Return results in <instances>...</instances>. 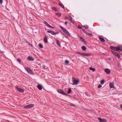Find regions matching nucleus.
Instances as JSON below:
<instances>
[{
    "mask_svg": "<svg viewBox=\"0 0 122 122\" xmlns=\"http://www.w3.org/2000/svg\"><path fill=\"white\" fill-rule=\"evenodd\" d=\"M110 48L111 49L113 50V51H112L113 54L118 58H120V56L115 51H117L120 50L122 51V45H119L116 47L111 46H110Z\"/></svg>",
    "mask_w": 122,
    "mask_h": 122,
    "instance_id": "nucleus-1",
    "label": "nucleus"
},
{
    "mask_svg": "<svg viewBox=\"0 0 122 122\" xmlns=\"http://www.w3.org/2000/svg\"><path fill=\"white\" fill-rule=\"evenodd\" d=\"M72 82L73 83L72 84L73 85H77L79 82V80H76V79L74 77L72 78Z\"/></svg>",
    "mask_w": 122,
    "mask_h": 122,
    "instance_id": "nucleus-2",
    "label": "nucleus"
},
{
    "mask_svg": "<svg viewBox=\"0 0 122 122\" xmlns=\"http://www.w3.org/2000/svg\"><path fill=\"white\" fill-rule=\"evenodd\" d=\"M25 70L28 72L29 73L31 74H33L34 73L32 71L31 69L27 67H25Z\"/></svg>",
    "mask_w": 122,
    "mask_h": 122,
    "instance_id": "nucleus-3",
    "label": "nucleus"
},
{
    "mask_svg": "<svg viewBox=\"0 0 122 122\" xmlns=\"http://www.w3.org/2000/svg\"><path fill=\"white\" fill-rule=\"evenodd\" d=\"M15 87L18 92L21 93H23L24 92V91L23 89L19 88L17 86H16Z\"/></svg>",
    "mask_w": 122,
    "mask_h": 122,
    "instance_id": "nucleus-4",
    "label": "nucleus"
},
{
    "mask_svg": "<svg viewBox=\"0 0 122 122\" xmlns=\"http://www.w3.org/2000/svg\"><path fill=\"white\" fill-rule=\"evenodd\" d=\"M61 29L64 33L66 34H67L69 36L71 35L70 34V33L68 31L66 30L64 27H62V26H61Z\"/></svg>",
    "mask_w": 122,
    "mask_h": 122,
    "instance_id": "nucleus-5",
    "label": "nucleus"
},
{
    "mask_svg": "<svg viewBox=\"0 0 122 122\" xmlns=\"http://www.w3.org/2000/svg\"><path fill=\"white\" fill-rule=\"evenodd\" d=\"M34 106V105L33 104H30L26 105L25 107L26 108H31Z\"/></svg>",
    "mask_w": 122,
    "mask_h": 122,
    "instance_id": "nucleus-6",
    "label": "nucleus"
},
{
    "mask_svg": "<svg viewBox=\"0 0 122 122\" xmlns=\"http://www.w3.org/2000/svg\"><path fill=\"white\" fill-rule=\"evenodd\" d=\"M47 32L49 33H50L53 35H55L57 33V32H55L53 31L52 30H48Z\"/></svg>",
    "mask_w": 122,
    "mask_h": 122,
    "instance_id": "nucleus-7",
    "label": "nucleus"
},
{
    "mask_svg": "<svg viewBox=\"0 0 122 122\" xmlns=\"http://www.w3.org/2000/svg\"><path fill=\"white\" fill-rule=\"evenodd\" d=\"M98 119L100 122H107V120L104 119H102L100 117H98Z\"/></svg>",
    "mask_w": 122,
    "mask_h": 122,
    "instance_id": "nucleus-8",
    "label": "nucleus"
},
{
    "mask_svg": "<svg viewBox=\"0 0 122 122\" xmlns=\"http://www.w3.org/2000/svg\"><path fill=\"white\" fill-rule=\"evenodd\" d=\"M28 60L30 61H33L34 60V59L32 57L30 56H29L27 58Z\"/></svg>",
    "mask_w": 122,
    "mask_h": 122,
    "instance_id": "nucleus-9",
    "label": "nucleus"
},
{
    "mask_svg": "<svg viewBox=\"0 0 122 122\" xmlns=\"http://www.w3.org/2000/svg\"><path fill=\"white\" fill-rule=\"evenodd\" d=\"M78 37L81 39V40L84 43L86 44V42L85 41V40L82 37L80 36H78Z\"/></svg>",
    "mask_w": 122,
    "mask_h": 122,
    "instance_id": "nucleus-10",
    "label": "nucleus"
},
{
    "mask_svg": "<svg viewBox=\"0 0 122 122\" xmlns=\"http://www.w3.org/2000/svg\"><path fill=\"white\" fill-rule=\"evenodd\" d=\"M69 20L72 23L74 24L75 23V21L73 20L72 17L71 16H70L69 17Z\"/></svg>",
    "mask_w": 122,
    "mask_h": 122,
    "instance_id": "nucleus-11",
    "label": "nucleus"
},
{
    "mask_svg": "<svg viewBox=\"0 0 122 122\" xmlns=\"http://www.w3.org/2000/svg\"><path fill=\"white\" fill-rule=\"evenodd\" d=\"M105 71L107 74H109L110 72V70L106 68L105 69Z\"/></svg>",
    "mask_w": 122,
    "mask_h": 122,
    "instance_id": "nucleus-12",
    "label": "nucleus"
},
{
    "mask_svg": "<svg viewBox=\"0 0 122 122\" xmlns=\"http://www.w3.org/2000/svg\"><path fill=\"white\" fill-rule=\"evenodd\" d=\"M99 40L102 42H104L105 41V40L104 39V38L101 37H99Z\"/></svg>",
    "mask_w": 122,
    "mask_h": 122,
    "instance_id": "nucleus-13",
    "label": "nucleus"
},
{
    "mask_svg": "<svg viewBox=\"0 0 122 122\" xmlns=\"http://www.w3.org/2000/svg\"><path fill=\"white\" fill-rule=\"evenodd\" d=\"M109 86L110 88H114V84L112 83H110L109 84Z\"/></svg>",
    "mask_w": 122,
    "mask_h": 122,
    "instance_id": "nucleus-14",
    "label": "nucleus"
},
{
    "mask_svg": "<svg viewBox=\"0 0 122 122\" xmlns=\"http://www.w3.org/2000/svg\"><path fill=\"white\" fill-rule=\"evenodd\" d=\"M44 42L45 43H47L48 42L47 39V37L46 36L44 38Z\"/></svg>",
    "mask_w": 122,
    "mask_h": 122,
    "instance_id": "nucleus-15",
    "label": "nucleus"
},
{
    "mask_svg": "<svg viewBox=\"0 0 122 122\" xmlns=\"http://www.w3.org/2000/svg\"><path fill=\"white\" fill-rule=\"evenodd\" d=\"M37 88L40 90H41L42 89V87L40 85H39L37 86Z\"/></svg>",
    "mask_w": 122,
    "mask_h": 122,
    "instance_id": "nucleus-16",
    "label": "nucleus"
},
{
    "mask_svg": "<svg viewBox=\"0 0 122 122\" xmlns=\"http://www.w3.org/2000/svg\"><path fill=\"white\" fill-rule=\"evenodd\" d=\"M42 67L43 69H48V67L46 66L43 65L42 66Z\"/></svg>",
    "mask_w": 122,
    "mask_h": 122,
    "instance_id": "nucleus-17",
    "label": "nucleus"
},
{
    "mask_svg": "<svg viewBox=\"0 0 122 122\" xmlns=\"http://www.w3.org/2000/svg\"><path fill=\"white\" fill-rule=\"evenodd\" d=\"M56 42L58 45L59 46H60V44L59 43V41L57 39L56 40Z\"/></svg>",
    "mask_w": 122,
    "mask_h": 122,
    "instance_id": "nucleus-18",
    "label": "nucleus"
},
{
    "mask_svg": "<svg viewBox=\"0 0 122 122\" xmlns=\"http://www.w3.org/2000/svg\"><path fill=\"white\" fill-rule=\"evenodd\" d=\"M81 49L85 51L86 49V48L85 46H82L81 47Z\"/></svg>",
    "mask_w": 122,
    "mask_h": 122,
    "instance_id": "nucleus-19",
    "label": "nucleus"
},
{
    "mask_svg": "<svg viewBox=\"0 0 122 122\" xmlns=\"http://www.w3.org/2000/svg\"><path fill=\"white\" fill-rule=\"evenodd\" d=\"M89 69L90 70L92 71H95V69L94 68H92V67H90Z\"/></svg>",
    "mask_w": 122,
    "mask_h": 122,
    "instance_id": "nucleus-20",
    "label": "nucleus"
},
{
    "mask_svg": "<svg viewBox=\"0 0 122 122\" xmlns=\"http://www.w3.org/2000/svg\"><path fill=\"white\" fill-rule=\"evenodd\" d=\"M71 88H68V90L67 92V93L68 94L70 93L71 92Z\"/></svg>",
    "mask_w": 122,
    "mask_h": 122,
    "instance_id": "nucleus-21",
    "label": "nucleus"
},
{
    "mask_svg": "<svg viewBox=\"0 0 122 122\" xmlns=\"http://www.w3.org/2000/svg\"><path fill=\"white\" fill-rule=\"evenodd\" d=\"M44 23L48 27L50 25L49 24H48V23H47V22H46V21H44Z\"/></svg>",
    "mask_w": 122,
    "mask_h": 122,
    "instance_id": "nucleus-22",
    "label": "nucleus"
},
{
    "mask_svg": "<svg viewBox=\"0 0 122 122\" xmlns=\"http://www.w3.org/2000/svg\"><path fill=\"white\" fill-rule=\"evenodd\" d=\"M104 81H105L104 80H102L101 81L100 83L102 85L104 84Z\"/></svg>",
    "mask_w": 122,
    "mask_h": 122,
    "instance_id": "nucleus-23",
    "label": "nucleus"
},
{
    "mask_svg": "<svg viewBox=\"0 0 122 122\" xmlns=\"http://www.w3.org/2000/svg\"><path fill=\"white\" fill-rule=\"evenodd\" d=\"M86 34L90 36H92V34L91 33H87Z\"/></svg>",
    "mask_w": 122,
    "mask_h": 122,
    "instance_id": "nucleus-24",
    "label": "nucleus"
},
{
    "mask_svg": "<svg viewBox=\"0 0 122 122\" xmlns=\"http://www.w3.org/2000/svg\"><path fill=\"white\" fill-rule=\"evenodd\" d=\"M39 46L41 48H43V45L42 44H39Z\"/></svg>",
    "mask_w": 122,
    "mask_h": 122,
    "instance_id": "nucleus-25",
    "label": "nucleus"
},
{
    "mask_svg": "<svg viewBox=\"0 0 122 122\" xmlns=\"http://www.w3.org/2000/svg\"><path fill=\"white\" fill-rule=\"evenodd\" d=\"M82 26L83 27L86 29H87L88 28V26L87 25H83Z\"/></svg>",
    "mask_w": 122,
    "mask_h": 122,
    "instance_id": "nucleus-26",
    "label": "nucleus"
},
{
    "mask_svg": "<svg viewBox=\"0 0 122 122\" xmlns=\"http://www.w3.org/2000/svg\"><path fill=\"white\" fill-rule=\"evenodd\" d=\"M90 55L89 54L84 53V55L85 56H89Z\"/></svg>",
    "mask_w": 122,
    "mask_h": 122,
    "instance_id": "nucleus-27",
    "label": "nucleus"
},
{
    "mask_svg": "<svg viewBox=\"0 0 122 122\" xmlns=\"http://www.w3.org/2000/svg\"><path fill=\"white\" fill-rule=\"evenodd\" d=\"M82 30L83 32L87 34V32L84 29H82Z\"/></svg>",
    "mask_w": 122,
    "mask_h": 122,
    "instance_id": "nucleus-28",
    "label": "nucleus"
},
{
    "mask_svg": "<svg viewBox=\"0 0 122 122\" xmlns=\"http://www.w3.org/2000/svg\"><path fill=\"white\" fill-rule=\"evenodd\" d=\"M84 53H81L80 52H78V53L80 55H84Z\"/></svg>",
    "mask_w": 122,
    "mask_h": 122,
    "instance_id": "nucleus-29",
    "label": "nucleus"
},
{
    "mask_svg": "<svg viewBox=\"0 0 122 122\" xmlns=\"http://www.w3.org/2000/svg\"><path fill=\"white\" fill-rule=\"evenodd\" d=\"M28 45L29 46H30L31 47H33V45L32 44H30V43H28Z\"/></svg>",
    "mask_w": 122,
    "mask_h": 122,
    "instance_id": "nucleus-30",
    "label": "nucleus"
},
{
    "mask_svg": "<svg viewBox=\"0 0 122 122\" xmlns=\"http://www.w3.org/2000/svg\"><path fill=\"white\" fill-rule=\"evenodd\" d=\"M56 15H58L59 17L61 16V14H59L58 13H56Z\"/></svg>",
    "mask_w": 122,
    "mask_h": 122,
    "instance_id": "nucleus-31",
    "label": "nucleus"
},
{
    "mask_svg": "<svg viewBox=\"0 0 122 122\" xmlns=\"http://www.w3.org/2000/svg\"><path fill=\"white\" fill-rule=\"evenodd\" d=\"M24 42L25 43H27V44H28V43H29V42L27 41L26 40H24Z\"/></svg>",
    "mask_w": 122,
    "mask_h": 122,
    "instance_id": "nucleus-32",
    "label": "nucleus"
},
{
    "mask_svg": "<svg viewBox=\"0 0 122 122\" xmlns=\"http://www.w3.org/2000/svg\"><path fill=\"white\" fill-rule=\"evenodd\" d=\"M57 91L58 92L61 93V90L60 89H58L57 90Z\"/></svg>",
    "mask_w": 122,
    "mask_h": 122,
    "instance_id": "nucleus-33",
    "label": "nucleus"
},
{
    "mask_svg": "<svg viewBox=\"0 0 122 122\" xmlns=\"http://www.w3.org/2000/svg\"><path fill=\"white\" fill-rule=\"evenodd\" d=\"M66 93L64 92L63 91L61 90V94L65 95V94Z\"/></svg>",
    "mask_w": 122,
    "mask_h": 122,
    "instance_id": "nucleus-34",
    "label": "nucleus"
},
{
    "mask_svg": "<svg viewBox=\"0 0 122 122\" xmlns=\"http://www.w3.org/2000/svg\"><path fill=\"white\" fill-rule=\"evenodd\" d=\"M63 34L65 36V37L67 38H68V36L67 35H66L64 33H63Z\"/></svg>",
    "mask_w": 122,
    "mask_h": 122,
    "instance_id": "nucleus-35",
    "label": "nucleus"
},
{
    "mask_svg": "<svg viewBox=\"0 0 122 122\" xmlns=\"http://www.w3.org/2000/svg\"><path fill=\"white\" fill-rule=\"evenodd\" d=\"M52 9L54 10L55 11H56L57 10L56 8L55 7L52 8Z\"/></svg>",
    "mask_w": 122,
    "mask_h": 122,
    "instance_id": "nucleus-36",
    "label": "nucleus"
},
{
    "mask_svg": "<svg viewBox=\"0 0 122 122\" xmlns=\"http://www.w3.org/2000/svg\"><path fill=\"white\" fill-rule=\"evenodd\" d=\"M102 87V86L100 84H99L98 85V88H101Z\"/></svg>",
    "mask_w": 122,
    "mask_h": 122,
    "instance_id": "nucleus-37",
    "label": "nucleus"
},
{
    "mask_svg": "<svg viewBox=\"0 0 122 122\" xmlns=\"http://www.w3.org/2000/svg\"><path fill=\"white\" fill-rule=\"evenodd\" d=\"M70 105L71 107H74L75 106V105L73 104H71Z\"/></svg>",
    "mask_w": 122,
    "mask_h": 122,
    "instance_id": "nucleus-38",
    "label": "nucleus"
},
{
    "mask_svg": "<svg viewBox=\"0 0 122 122\" xmlns=\"http://www.w3.org/2000/svg\"><path fill=\"white\" fill-rule=\"evenodd\" d=\"M49 27L50 28H51L52 29H54V27L50 25L49 26Z\"/></svg>",
    "mask_w": 122,
    "mask_h": 122,
    "instance_id": "nucleus-39",
    "label": "nucleus"
},
{
    "mask_svg": "<svg viewBox=\"0 0 122 122\" xmlns=\"http://www.w3.org/2000/svg\"><path fill=\"white\" fill-rule=\"evenodd\" d=\"M61 8H63V9L64 8V7L63 5L61 4Z\"/></svg>",
    "mask_w": 122,
    "mask_h": 122,
    "instance_id": "nucleus-40",
    "label": "nucleus"
},
{
    "mask_svg": "<svg viewBox=\"0 0 122 122\" xmlns=\"http://www.w3.org/2000/svg\"><path fill=\"white\" fill-rule=\"evenodd\" d=\"M82 27H81L79 25L78 27V28L79 29H81L82 28Z\"/></svg>",
    "mask_w": 122,
    "mask_h": 122,
    "instance_id": "nucleus-41",
    "label": "nucleus"
},
{
    "mask_svg": "<svg viewBox=\"0 0 122 122\" xmlns=\"http://www.w3.org/2000/svg\"><path fill=\"white\" fill-rule=\"evenodd\" d=\"M67 23H68V22L67 21H66L65 23V24L66 25H67Z\"/></svg>",
    "mask_w": 122,
    "mask_h": 122,
    "instance_id": "nucleus-42",
    "label": "nucleus"
},
{
    "mask_svg": "<svg viewBox=\"0 0 122 122\" xmlns=\"http://www.w3.org/2000/svg\"><path fill=\"white\" fill-rule=\"evenodd\" d=\"M3 3V1L2 0H0V3L1 4H2Z\"/></svg>",
    "mask_w": 122,
    "mask_h": 122,
    "instance_id": "nucleus-43",
    "label": "nucleus"
},
{
    "mask_svg": "<svg viewBox=\"0 0 122 122\" xmlns=\"http://www.w3.org/2000/svg\"><path fill=\"white\" fill-rule=\"evenodd\" d=\"M66 64H68L69 63V61H65Z\"/></svg>",
    "mask_w": 122,
    "mask_h": 122,
    "instance_id": "nucleus-44",
    "label": "nucleus"
},
{
    "mask_svg": "<svg viewBox=\"0 0 122 122\" xmlns=\"http://www.w3.org/2000/svg\"><path fill=\"white\" fill-rule=\"evenodd\" d=\"M17 61H21V60L20 59L18 58L17 60Z\"/></svg>",
    "mask_w": 122,
    "mask_h": 122,
    "instance_id": "nucleus-45",
    "label": "nucleus"
},
{
    "mask_svg": "<svg viewBox=\"0 0 122 122\" xmlns=\"http://www.w3.org/2000/svg\"><path fill=\"white\" fill-rule=\"evenodd\" d=\"M65 18L66 19H68V18L67 16H65Z\"/></svg>",
    "mask_w": 122,
    "mask_h": 122,
    "instance_id": "nucleus-46",
    "label": "nucleus"
},
{
    "mask_svg": "<svg viewBox=\"0 0 122 122\" xmlns=\"http://www.w3.org/2000/svg\"><path fill=\"white\" fill-rule=\"evenodd\" d=\"M66 96H67L68 95L66 93H65V94L64 95Z\"/></svg>",
    "mask_w": 122,
    "mask_h": 122,
    "instance_id": "nucleus-47",
    "label": "nucleus"
},
{
    "mask_svg": "<svg viewBox=\"0 0 122 122\" xmlns=\"http://www.w3.org/2000/svg\"><path fill=\"white\" fill-rule=\"evenodd\" d=\"M120 107H121V108L122 109V105H121Z\"/></svg>",
    "mask_w": 122,
    "mask_h": 122,
    "instance_id": "nucleus-48",
    "label": "nucleus"
},
{
    "mask_svg": "<svg viewBox=\"0 0 122 122\" xmlns=\"http://www.w3.org/2000/svg\"><path fill=\"white\" fill-rule=\"evenodd\" d=\"M118 65L119 66H121V65L119 63L118 64Z\"/></svg>",
    "mask_w": 122,
    "mask_h": 122,
    "instance_id": "nucleus-49",
    "label": "nucleus"
},
{
    "mask_svg": "<svg viewBox=\"0 0 122 122\" xmlns=\"http://www.w3.org/2000/svg\"><path fill=\"white\" fill-rule=\"evenodd\" d=\"M59 5H60L61 6V4H60V3H59Z\"/></svg>",
    "mask_w": 122,
    "mask_h": 122,
    "instance_id": "nucleus-50",
    "label": "nucleus"
},
{
    "mask_svg": "<svg viewBox=\"0 0 122 122\" xmlns=\"http://www.w3.org/2000/svg\"><path fill=\"white\" fill-rule=\"evenodd\" d=\"M65 61H68L67 60H65Z\"/></svg>",
    "mask_w": 122,
    "mask_h": 122,
    "instance_id": "nucleus-51",
    "label": "nucleus"
},
{
    "mask_svg": "<svg viewBox=\"0 0 122 122\" xmlns=\"http://www.w3.org/2000/svg\"><path fill=\"white\" fill-rule=\"evenodd\" d=\"M19 63H20L21 62V61H19Z\"/></svg>",
    "mask_w": 122,
    "mask_h": 122,
    "instance_id": "nucleus-52",
    "label": "nucleus"
}]
</instances>
